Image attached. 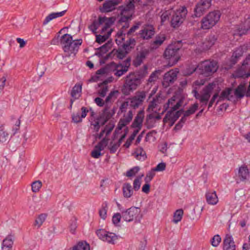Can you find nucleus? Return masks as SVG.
<instances>
[{
    "label": "nucleus",
    "mask_w": 250,
    "mask_h": 250,
    "mask_svg": "<svg viewBox=\"0 0 250 250\" xmlns=\"http://www.w3.org/2000/svg\"><path fill=\"white\" fill-rule=\"evenodd\" d=\"M122 218L124 221L130 222L134 221L135 223H139L142 218L140 208L131 207V208L122 211Z\"/></svg>",
    "instance_id": "nucleus-1"
},
{
    "label": "nucleus",
    "mask_w": 250,
    "mask_h": 250,
    "mask_svg": "<svg viewBox=\"0 0 250 250\" xmlns=\"http://www.w3.org/2000/svg\"><path fill=\"white\" fill-rule=\"evenodd\" d=\"M212 0H201L198 3L204 7V9H208L211 6Z\"/></svg>",
    "instance_id": "nucleus-55"
},
{
    "label": "nucleus",
    "mask_w": 250,
    "mask_h": 250,
    "mask_svg": "<svg viewBox=\"0 0 250 250\" xmlns=\"http://www.w3.org/2000/svg\"><path fill=\"white\" fill-rule=\"evenodd\" d=\"M81 110L82 114L81 116L79 113L72 115V120L74 123H78L82 122V119L86 117L87 113L88 112L87 108L83 106L81 108Z\"/></svg>",
    "instance_id": "nucleus-28"
},
{
    "label": "nucleus",
    "mask_w": 250,
    "mask_h": 250,
    "mask_svg": "<svg viewBox=\"0 0 250 250\" xmlns=\"http://www.w3.org/2000/svg\"><path fill=\"white\" fill-rule=\"evenodd\" d=\"M42 186V183L40 181H36L32 183L31 185L32 190L34 192H37L39 191Z\"/></svg>",
    "instance_id": "nucleus-48"
},
{
    "label": "nucleus",
    "mask_w": 250,
    "mask_h": 250,
    "mask_svg": "<svg viewBox=\"0 0 250 250\" xmlns=\"http://www.w3.org/2000/svg\"><path fill=\"white\" fill-rule=\"evenodd\" d=\"M221 238L219 235H215L211 239V244L213 247H217L220 243Z\"/></svg>",
    "instance_id": "nucleus-53"
},
{
    "label": "nucleus",
    "mask_w": 250,
    "mask_h": 250,
    "mask_svg": "<svg viewBox=\"0 0 250 250\" xmlns=\"http://www.w3.org/2000/svg\"><path fill=\"white\" fill-rule=\"evenodd\" d=\"M155 30L153 26L150 24H146L139 33L140 36L144 40L151 39L154 35Z\"/></svg>",
    "instance_id": "nucleus-13"
},
{
    "label": "nucleus",
    "mask_w": 250,
    "mask_h": 250,
    "mask_svg": "<svg viewBox=\"0 0 250 250\" xmlns=\"http://www.w3.org/2000/svg\"><path fill=\"white\" fill-rule=\"evenodd\" d=\"M82 39L73 40V41L67 46V50H65V49H63L65 53V56L74 57L78 52L80 46L82 44Z\"/></svg>",
    "instance_id": "nucleus-9"
},
{
    "label": "nucleus",
    "mask_w": 250,
    "mask_h": 250,
    "mask_svg": "<svg viewBox=\"0 0 250 250\" xmlns=\"http://www.w3.org/2000/svg\"><path fill=\"white\" fill-rule=\"evenodd\" d=\"M215 84L214 83H209L203 89L204 93L200 96V102L201 103H205L207 104L210 97V94L214 89Z\"/></svg>",
    "instance_id": "nucleus-15"
},
{
    "label": "nucleus",
    "mask_w": 250,
    "mask_h": 250,
    "mask_svg": "<svg viewBox=\"0 0 250 250\" xmlns=\"http://www.w3.org/2000/svg\"><path fill=\"white\" fill-rule=\"evenodd\" d=\"M114 127V125L111 123H109L108 125H105L104 130H105L106 136L108 135L110 133Z\"/></svg>",
    "instance_id": "nucleus-62"
},
{
    "label": "nucleus",
    "mask_w": 250,
    "mask_h": 250,
    "mask_svg": "<svg viewBox=\"0 0 250 250\" xmlns=\"http://www.w3.org/2000/svg\"><path fill=\"white\" fill-rule=\"evenodd\" d=\"M98 237L104 241L114 244L117 240V236L113 233L107 232L104 229H99L96 231Z\"/></svg>",
    "instance_id": "nucleus-8"
},
{
    "label": "nucleus",
    "mask_w": 250,
    "mask_h": 250,
    "mask_svg": "<svg viewBox=\"0 0 250 250\" xmlns=\"http://www.w3.org/2000/svg\"><path fill=\"white\" fill-rule=\"evenodd\" d=\"M83 83H77L73 87L71 92V96L73 98V99L70 100L71 102V106L72 105L73 102L79 98L81 96V92H82V88Z\"/></svg>",
    "instance_id": "nucleus-19"
},
{
    "label": "nucleus",
    "mask_w": 250,
    "mask_h": 250,
    "mask_svg": "<svg viewBox=\"0 0 250 250\" xmlns=\"http://www.w3.org/2000/svg\"><path fill=\"white\" fill-rule=\"evenodd\" d=\"M197 67L195 66H188L182 71V73L185 76H190L196 70Z\"/></svg>",
    "instance_id": "nucleus-42"
},
{
    "label": "nucleus",
    "mask_w": 250,
    "mask_h": 250,
    "mask_svg": "<svg viewBox=\"0 0 250 250\" xmlns=\"http://www.w3.org/2000/svg\"><path fill=\"white\" fill-rule=\"evenodd\" d=\"M102 154L101 152V151L99 149H97L94 147L93 150L92 151L91 155L94 158H99L101 156H102Z\"/></svg>",
    "instance_id": "nucleus-64"
},
{
    "label": "nucleus",
    "mask_w": 250,
    "mask_h": 250,
    "mask_svg": "<svg viewBox=\"0 0 250 250\" xmlns=\"http://www.w3.org/2000/svg\"><path fill=\"white\" fill-rule=\"evenodd\" d=\"M233 76L234 78H248L250 76V55L246 57Z\"/></svg>",
    "instance_id": "nucleus-7"
},
{
    "label": "nucleus",
    "mask_w": 250,
    "mask_h": 250,
    "mask_svg": "<svg viewBox=\"0 0 250 250\" xmlns=\"http://www.w3.org/2000/svg\"><path fill=\"white\" fill-rule=\"evenodd\" d=\"M139 170L140 167H134L126 172V176L128 177L133 176L138 172Z\"/></svg>",
    "instance_id": "nucleus-50"
},
{
    "label": "nucleus",
    "mask_w": 250,
    "mask_h": 250,
    "mask_svg": "<svg viewBox=\"0 0 250 250\" xmlns=\"http://www.w3.org/2000/svg\"><path fill=\"white\" fill-rule=\"evenodd\" d=\"M141 0H129L125 5L119 6V9L121 11L119 22H126L131 17L130 11L134 8V3L139 2Z\"/></svg>",
    "instance_id": "nucleus-5"
},
{
    "label": "nucleus",
    "mask_w": 250,
    "mask_h": 250,
    "mask_svg": "<svg viewBox=\"0 0 250 250\" xmlns=\"http://www.w3.org/2000/svg\"><path fill=\"white\" fill-rule=\"evenodd\" d=\"M37 70L39 77H42L44 73L45 67L44 65L40 64L38 66Z\"/></svg>",
    "instance_id": "nucleus-63"
},
{
    "label": "nucleus",
    "mask_w": 250,
    "mask_h": 250,
    "mask_svg": "<svg viewBox=\"0 0 250 250\" xmlns=\"http://www.w3.org/2000/svg\"><path fill=\"white\" fill-rule=\"evenodd\" d=\"M106 20H104V23L105 24L102 29V32H104L107 30V29L109 28L110 26L112 25L115 22V19L114 17L106 18Z\"/></svg>",
    "instance_id": "nucleus-34"
},
{
    "label": "nucleus",
    "mask_w": 250,
    "mask_h": 250,
    "mask_svg": "<svg viewBox=\"0 0 250 250\" xmlns=\"http://www.w3.org/2000/svg\"><path fill=\"white\" fill-rule=\"evenodd\" d=\"M186 121L187 118L183 116L179 122L175 125L174 128V130H180L181 129Z\"/></svg>",
    "instance_id": "nucleus-54"
},
{
    "label": "nucleus",
    "mask_w": 250,
    "mask_h": 250,
    "mask_svg": "<svg viewBox=\"0 0 250 250\" xmlns=\"http://www.w3.org/2000/svg\"><path fill=\"white\" fill-rule=\"evenodd\" d=\"M108 45L105 44L98 49V51L95 53V55L98 56L99 57H101L103 55V54H104L108 51L107 49Z\"/></svg>",
    "instance_id": "nucleus-49"
},
{
    "label": "nucleus",
    "mask_w": 250,
    "mask_h": 250,
    "mask_svg": "<svg viewBox=\"0 0 250 250\" xmlns=\"http://www.w3.org/2000/svg\"><path fill=\"white\" fill-rule=\"evenodd\" d=\"M107 205H105V206L104 207H103L100 210H99V215L103 219H105L106 217V214H107Z\"/></svg>",
    "instance_id": "nucleus-60"
},
{
    "label": "nucleus",
    "mask_w": 250,
    "mask_h": 250,
    "mask_svg": "<svg viewBox=\"0 0 250 250\" xmlns=\"http://www.w3.org/2000/svg\"><path fill=\"white\" fill-rule=\"evenodd\" d=\"M166 165L165 163L162 162L157 165V166L152 168L154 171H163L165 170Z\"/></svg>",
    "instance_id": "nucleus-58"
},
{
    "label": "nucleus",
    "mask_w": 250,
    "mask_h": 250,
    "mask_svg": "<svg viewBox=\"0 0 250 250\" xmlns=\"http://www.w3.org/2000/svg\"><path fill=\"white\" fill-rule=\"evenodd\" d=\"M120 146V144L117 143L113 144L112 142H111L109 147L110 153H114Z\"/></svg>",
    "instance_id": "nucleus-61"
},
{
    "label": "nucleus",
    "mask_w": 250,
    "mask_h": 250,
    "mask_svg": "<svg viewBox=\"0 0 250 250\" xmlns=\"http://www.w3.org/2000/svg\"><path fill=\"white\" fill-rule=\"evenodd\" d=\"M112 115L111 114L109 111V108L108 106L105 105L103 111V113L100 116H101V118H104L108 121L111 117Z\"/></svg>",
    "instance_id": "nucleus-45"
},
{
    "label": "nucleus",
    "mask_w": 250,
    "mask_h": 250,
    "mask_svg": "<svg viewBox=\"0 0 250 250\" xmlns=\"http://www.w3.org/2000/svg\"><path fill=\"white\" fill-rule=\"evenodd\" d=\"M216 40L217 38L215 35L208 36L202 43L201 49L202 50H206L210 49L215 44Z\"/></svg>",
    "instance_id": "nucleus-21"
},
{
    "label": "nucleus",
    "mask_w": 250,
    "mask_h": 250,
    "mask_svg": "<svg viewBox=\"0 0 250 250\" xmlns=\"http://www.w3.org/2000/svg\"><path fill=\"white\" fill-rule=\"evenodd\" d=\"M140 79H126L125 83L124 84L122 88V93L127 95L130 92L136 89L138 84L137 82Z\"/></svg>",
    "instance_id": "nucleus-11"
},
{
    "label": "nucleus",
    "mask_w": 250,
    "mask_h": 250,
    "mask_svg": "<svg viewBox=\"0 0 250 250\" xmlns=\"http://www.w3.org/2000/svg\"><path fill=\"white\" fill-rule=\"evenodd\" d=\"M145 58V55L144 53H141L140 54L137 55L133 62L134 65L136 66L140 65L143 62Z\"/></svg>",
    "instance_id": "nucleus-46"
},
{
    "label": "nucleus",
    "mask_w": 250,
    "mask_h": 250,
    "mask_svg": "<svg viewBox=\"0 0 250 250\" xmlns=\"http://www.w3.org/2000/svg\"><path fill=\"white\" fill-rule=\"evenodd\" d=\"M173 8L168 9H163L159 14V15L161 19V23L162 25L164 24L165 22L168 21L169 18V16L171 15L172 12Z\"/></svg>",
    "instance_id": "nucleus-27"
},
{
    "label": "nucleus",
    "mask_w": 250,
    "mask_h": 250,
    "mask_svg": "<svg viewBox=\"0 0 250 250\" xmlns=\"http://www.w3.org/2000/svg\"><path fill=\"white\" fill-rule=\"evenodd\" d=\"M179 72L178 68L171 69L167 73H165L163 78H176Z\"/></svg>",
    "instance_id": "nucleus-37"
},
{
    "label": "nucleus",
    "mask_w": 250,
    "mask_h": 250,
    "mask_svg": "<svg viewBox=\"0 0 250 250\" xmlns=\"http://www.w3.org/2000/svg\"><path fill=\"white\" fill-rule=\"evenodd\" d=\"M141 177H140V178H136V179H135V180H134V182H133V189L135 190V191H138L140 188V186H141Z\"/></svg>",
    "instance_id": "nucleus-57"
},
{
    "label": "nucleus",
    "mask_w": 250,
    "mask_h": 250,
    "mask_svg": "<svg viewBox=\"0 0 250 250\" xmlns=\"http://www.w3.org/2000/svg\"><path fill=\"white\" fill-rule=\"evenodd\" d=\"M145 98L146 94L144 92H142L130 99L129 105L133 108H137L142 104Z\"/></svg>",
    "instance_id": "nucleus-18"
},
{
    "label": "nucleus",
    "mask_w": 250,
    "mask_h": 250,
    "mask_svg": "<svg viewBox=\"0 0 250 250\" xmlns=\"http://www.w3.org/2000/svg\"><path fill=\"white\" fill-rule=\"evenodd\" d=\"M106 19V17H99L98 21H93V22L88 26L89 30L93 33H96V30L98 28L99 26L101 24H104V20Z\"/></svg>",
    "instance_id": "nucleus-29"
},
{
    "label": "nucleus",
    "mask_w": 250,
    "mask_h": 250,
    "mask_svg": "<svg viewBox=\"0 0 250 250\" xmlns=\"http://www.w3.org/2000/svg\"><path fill=\"white\" fill-rule=\"evenodd\" d=\"M13 244V237L11 235L8 236L3 240L2 246L12 249Z\"/></svg>",
    "instance_id": "nucleus-44"
},
{
    "label": "nucleus",
    "mask_w": 250,
    "mask_h": 250,
    "mask_svg": "<svg viewBox=\"0 0 250 250\" xmlns=\"http://www.w3.org/2000/svg\"><path fill=\"white\" fill-rule=\"evenodd\" d=\"M183 112V109H181L176 111L172 116H171V115L170 116L168 119L170 122V126L174 125L176 121L181 116Z\"/></svg>",
    "instance_id": "nucleus-35"
},
{
    "label": "nucleus",
    "mask_w": 250,
    "mask_h": 250,
    "mask_svg": "<svg viewBox=\"0 0 250 250\" xmlns=\"http://www.w3.org/2000/svg\"><path fill=\"white\" fill-rule=\"evenodd\" d=\"M176 100V97L173 96L170 99H168L167 102L164 105V108H165V110H167L169 107V106L171 105H173L174 103L175 102Z\"/></svg>",
    "instance_id": "nucleus-59"
},
{
    "label": "nucleus",
    "mask_w": 250,
    "mask_h": 250,
    "mask_svg": "<svg viewBox=\"0 0 250 250\" xmlns=\"http://www.w3.org/2000/svg\"><path fill=\"white\" fill-rule=\"evenodd\" d=\"M10 140V137L9 136L8 132L2 129L0 130V143H4L8 142Z\"/></svg>",
    "instance_id": "nucleus-38"
},
{
    "label": "nucleus",
    "mask_w": 250,
    "mask_h": 250,
    "mask_svg": "<svg viewBox=\"0 0 250 250\" xmlns=\"http://www.w3.org/2000/svg\"><path fill=\"white\" fill-rule=\"evenodd\" d=\"M130 59H127L123 63L118 65L114 70V74L117 77H121L128 70V68L130 64Z\"/></svg>",
    "instance_id": "nucleus-16"
},
{
    "label": "nucleus",
    "mask_w": 250,
    "mask_h": 250,
    "mask_svg": "<svg viewBox=\"0 0 250 250\" xmlns=\"http://www.w3.org/2000/svg\"><path fill=\"white\" fill-rule=\"evenodd\" d=\"M65 12L66 10H63L61 12H54L50 13L45 18L43 21V24H46L52 20L63 16L65 14Z\"/></svg>",
    "instance_id": "nucleus-30"
},
{
    "label": "nucleus",
    "mask_w": 250,
    "mask_h": 250,
    "mask_svg": "<svg viewBox=\"0 0 250 250\" xmlns=\"http://www.w3.org/2000/svg\"><path fill=\"white\" fill-rule=\"evenodd\" d=\"M206 199L208 204L211 205H215L218 202V198L215 191L207 192L206 194Z\"/></svg>",
    "instance_id": "nucleus-24"
},
{
    "label": "nucleus",
    "mask_w": 250,
    "mask_h": 250,
    "mask_svg": "<svg viewBox=\"0 0 250 250\" xmlns=\"http://www.w3.org/2000/svg\"><path fill=\"white\" fill-rule=\"evenodd\" d=\"M112 82V79H105L103 82L98 84V87L100 89L98 91V94L102 97H104L108 91L107 84Z\"/></svg>",
    "instance_id": "nucleus-23"
},
{
    "label": "nucleus",
    "mask_w": 250,
    "mask_h": 250,
    "mask_svg": "<svg viewBox=\"0 0 250 250\" xmlns=\"http://www.w3.org/2000/svg\"><path fill=\"white\" fill-rule=\"evenodd\" d=\"M123 193L124 197L130 198L133 193L132 186L129 183H125L123 186Z\"/></svg>",
    "instance_id": "nucleus-31"
},
{
    "label": "nucleus",
    "mask_w": 250,
    "mask_h": 250,
    "mask_svg": "<svg viewBox=\"0 0 250 250\" xmlns=\"http://www.w3.org/2000/svg\"><path fill=\"white\" fill-rule=\"evenodd\" d=\"M187 14L188 10L185 6H181L177 9L172 17L171 26L174 28L179 27L185 21Z\"/></svg>",
    "instance_id": "nucleus-6"
},
{
    "label": "nucleus",
    "mask_w": 250,
    "mask_h": 250,
    "mask_svg": "<svg viewBox=\"0 0 250 250\" xmlns=\"http://www.w3.org/2000/svg\"><path fill=\"white\" fill-rule=\"evenodd\" d=\"M247 49L246 46H241L237 48L233 51L230 60V66H231L237 62L238 60L242 57L243 53L246 51Z\"/></svg>",
    "instance_id": "nucleus-14"
},
{
    "label": "nucleus",
    "mask_w": 250,
    "mask_h": 250,
    "mask_svg": "<svg viewBox=\"0 0 250 250\" xmlns=\"http://www.w3.org/2000/svg\"><path fill=\"white\" fill-rule=\"evenodd\" d=\"M112 30L110 29L107 31V34L106 35H97L96 37V42L99 43H103L110 36Z\"/></svg>",
    "instance_id": "nucleus-41"
},
{
    "label": "nucleus",
    "mask_w": 250,
    "mask_h": 250,
    "mask_svg": "<svg viewBox=\"0 0 250 250\" xmlns=\"http://www.w3.org/2000/svg\"><path fill=\"white\" fill-rule=\"evenodd\" d=\"M70 250H90L89 245L85 241H80Z\"/></svg>",
    "instance_id": "nucleus-32"
},
{
    "label": "nucleus",
    "mask_w": 250,
    "mask_h": 250,
    "mask_svg": "<svg viewBox=\"0 0 250 250\" xmlns=\"http://www.w3.org/2000/svg\"><path fill=\"white\" fill-rule=\"evenodd\" d=\"M122 216V212L120 213H116L112 217V222L113 223L116 225L118 226V224L121 221Z\"/></svg>",
    "instance_id": "nucleus-52"
},
{
    "label": "nucleus",
    "mask_w": 250,
    "mask_h": 250,
    "mask_svg": "<svg viewBox=\"0 0 250 250\" xmlns=\"http://www.w3.org/2000/svg\"><path fill=\"white\" fill-rule=\"evenodd\" d=\"M165 40L166 37L165 35L157 36L152 44L154 45L153 47L157 48L164 42Z\"/></svg>",
    "instance_id": "nucleus-36"
},
{
    "label": "nucleus",
    "mask_w": 250,
    "mask_h": 250,
    "mask_svg": "<svg viewBox=\"0 0 250 250\" xmlns=\"http://www.w3.org/2000/svg\"><path fill=\"white\" fill-rule=\"evenodd\" d=\"M223 243L224 250H236L235 245L231 236L227 234Z\"/></svg>",
    "instance_id": "nucleus-22"
},
{
    "label": "nucleus",
    "mask_w": 250,
    "mask_h": 250,
    "mask_svg": "<svg viewBox=\"0 0 250 250\" xmlns=\"http://www.w3.org/2000/svg\"><path fill=\"white\" fill-rule=\"evenodd\" d=\"M250 30V17L247 15L245 21L242 22L239 26L237 28L236 31L234 33V35H239L241 36L246 34Z\"/></svg>",
    "instance_id": "nucleus-12"
},
{
    "label": "nucleus",
    "mask_w": 250,
    "mask_h": 250,
    "mask_svg": "<svg viewBox=\"0 0 250 250\" xmlns=\"http://www.w3.org/2000/svg\"><path fill=\"white\" fill-rule=\"evenodd\" d=\"M135 41L134 39H129L128 41L123 44V47L125 49H128L132 48L135 45Z\"/></svg>",
    "instance_id": "nucleus-51"
},
{
    "label": "nucleus",
    "mask_w": 250,
    "mask_h": 250,
    "mask_svg": "<svg viewBox=\"0 0 250 250\" xmlns=\"http://www.w3.org/2000/svg\"><path fill=\"white\" fill-rule=\"evenodd\" d=\"M232 91V89L231 88H227L223 90L221 92L217 103L225 99H227L229 101H231L234 98L233 95L231 94Z\"/></svg>",
    "instance_id": "nucleus-25"
},
{
    "label": "nucleus",
    "mask_w": 250,
    "mask_h": 250,
    "mask_svg": "<svg viewBox=\"0 0 250 250\" xmlns=\"http://www.w3.org/2000/svg\"><path fill=\"white\" fill-rule=\"evenodd\" d=\"M73 41L72 37L71 35L65 34L62 36L61 38L60 43L62 46V49L67 50V46Z\"/></svg>",
    "instance_id": "nucleus-26"
},
{
    "label": "nucleus",
    "mask_w": 250,
    "mask_h": 250,
    "mask_svg": "<svg viewBox=\"0 0 250 250\" xmlns=\"http://www.w3.org/2000/svg\"><path fill=\"white\" fill-rule=\"evenodd\" d=\"M144 118V111L143 110H141L138 113L136 116L135 117L133 122L131 125V127L132 128H135L139 129V130H141L143 125Z\"/></svg>",
    "instance_id": "nucleus-20"
},
{
    "label": "nucleus",
    "mask_w": 250,
    "mask_h": 250,
    "mask_svg": "<svg viewBox=\"0 0 250 250\" xmlns=\"http://www.w3.org/2000/svg\"><path fill=\"white\" fill-rule=\"evenodd\" d=\"M206 10H207L206 9H204V7L197 3L194 10V16L195 17H200Z\"/></svg>",
    "instance_id": "nucleus-33"
},
{
    "label": "nucleus",
    "mask_w": 250,
    "mask_h": 250,
    "mask_svg": "<svg viewBox=\"0 0 250 250\" xmlns=\"http://www.w3.org/2000/svg\"><path fill=\"white\" fill-rule=\"evenodd\" d=\"M155 175V171L152 169L147 173L146 177L145 178L146 183H149Z\"/></svg>",
    "instance_id": "nucleus-56"
},
{
    "label": "nucleus",
    "mask_w": 250,
    "mask_h": 250,
    "mask_svg": "<svg viewBox=\"0 0 250 250\" xmlns=\"http://www.w3.org/2000/svg\"><path fill=\"white\" fill-rule=\"evenodd\" d=\"M183 213L184 212L183 209H179L177 210L174 214L173 220V222L177 224L178 222L180 221L182 218Z\"/></svg>",
    "instance_id": "nucleus-40"
},
{
    "label": "nucleus",
    "mask_w": 250,
    "mask_h": 250,
    "mask_svg": "<svg viewBox=\"0 0 250 250\" xmlns=\"http://www.w3.org/2000/svg\"><path fill=\"white\" fill-rule=\"evenodd\" d=\"M77 228L76 219L73 217L70 221L69 223V229L70 232L74 234L76 229Z\"/></svg>",
    "instance_id": "nucleus-47"
},
{
    "label": "nucleus",
    "mask_w": 250,
    "mask_h": 250,
    "mask_svg": "<svg viewBox=\"0 0 250 250\" xmlns=\"http://www.w3.org/2000/svg\"><path fill=\"white\" fill-rule=\"evenodd\" d=\"M199 73L205 77L211 76L218 69V66L215 61L206 60L197 66Z\"/></svg>",
    "instance_id": "nucleus-4"
},
{
    "label": "nucleus",
    "mask_w": 250,
    "mask_h": 250,
    "mask_svg": "<svg viewBox=\"0 0 250 250\" xmlns=\"http://www.w3.org/2000/svg\"><path fill=\"white\" fill-rule=\"evenodd\" d=\"M198 107V104L197 103L194 104L192 105V106H191L188 110L185 111L184 116L187 118L190 115L193 114L195 113Z\"/></svg>",
    "instance_id": "nucleus-43"
},
{
    "label": "nucleus",
    "mask_w": 250,
    "mask_h": 250,
    "mask_svg": "<svg viewBox=\"0 0 250 250\" xmlns=\"http://www.w3.org/2000/svg\"><path fill=\"white\" fill-rule=\"evenodd\" d=\"M122 2V0H106L100 8L102 13H109L116 9L118 5Z\"/></svg>",
    "instance_id": "nucleus-10"
},
{
    "label": "nucleus",
    "mask_w": 250,
    "mask_h": 250,
    "mask_svg": "<svg viewBox=\"0 0 250 250\" xmlns=\"http://www.w3.org/2000/svg\"><path fill=\"white\" fill-rule=\"evenodd\" d=\"M250 176V171L248 167L245 166L240 167L238 170L236 179L237 183L244 182L248 180Z\"/></svg>",
    "instance_id": "nucleus-17"
},
{
    "label": "nucleus",
    "mask_w": 250,
    "mask_h": 250,
    "mask_svg": "<svg viewBox=\"0 0 250 250\" xmlns=\"http://www.w3.org/2000/svg\"><path fill=\"white\" fill-rule=\"evenodd\" d=\"M179 49V47L175 43L169 44L166 49L164 56L165 58L168 61L169 66L174 65L180 60Z\"/></svg>",
    "instance_id": "nucleus-2"
},
{
    "label": "nucleus",
    "mask_w": 250,
    "mask_h": 250,
    "mask_svg": "<svg viewBox=\"0 0 250 250\" xmlns=\"http://www.w3.org/2000/svg\"><path fill=\"white\" fill-rule=\"evenodd\" d=\"M46 214H40L36 219L34 223V226H37L38 228H40L42 224V223L44 222L45 220V219L46 218Z\"/></svg>",
    "instance_id": "nucleus-39"
},
{
    "label": "nucleus",
    "mask_w": 250,
    "mask_h": 250,
    "mask_svg": "<svg viewBox=\"0 0 250 250\" xmlns=\"http://www.w3.org/2000/svg\"><path fill=\"white\" fill-rule=\"evenodd\" d=\"M221 15L219 11H213L208 13L201 21V28L209 29L214 27L219 21Z\"/></svg>",
    "instance_id": "nucleus-3"
}]
</instances>
